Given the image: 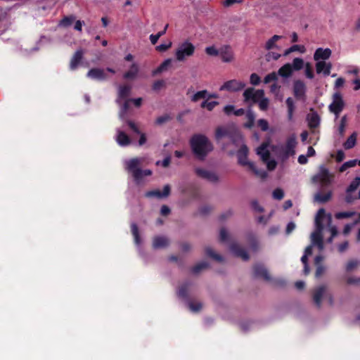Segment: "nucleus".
<instances>
[{"label":"nucleus","mask_w":360,"mask_h":360,"mask_svg":"<svg viewBox=\"0 0 360 360\" xmlns=\"http://www.w3.org/2000/svg\"><path fill=\"white\" fill-rule=\"evenodd\" d=\"M192 153L196 158L204 160L213 150V146L208 138L200 134L193 135L189 141Z\"/></svg>","instance_id":"1"},{"label":"nucleus","mask_w":360,"mask_h":360,"mask_svg":"<svg viewBox=\"0 0 360 360\" xmlns=\"http://www.w3.org/2000/svg\"><path fill=\"white\" fill-rule=\"evenodd\" d=\"M248 154V148L246 145H243L239 148L238 151V162L242 165H248L249 167L258 176H260L262 178H265L267 176V174L265 171H259L257 169L254 163L248 162L247 160Z\"/></svg>","instance_id":"2"},{"label":"nucleus","mask_w":360,"mask_h":360,"mask_svg":"<svg viewBox=\"0 0 360 360\" xmlns=\"http://www.w3.org/2000/svg\"><path fill=\"white\" fill-rule=\"evenodd\" d=\"M195 46L188 40L179 44L175 52V57L178 61H184L186 57L192 56L195 53Z\"/></svg>","instance_id":"3"},{"label":"nucleus","mask_w":360,"mask_h":360,"mask_svg":"<svg viewBox=\"0 0 360 360\" xmlns=\"http://www.w3.org/2000/svg\"><path fill=\"white\" fill-rule=\"evenodd\" d=\"M333 177V174L330 173L325 165H320L319 172L312 176L311 181L314 184L319 182L322 186H328L332 183Z\"/></svg>","instance_id":"4"},{"label":"nucleus","mask_w":360,"mask_h":360,"mask_svg":"<svg viewBox=\"0 0 360 360\" xmlns=\"http://www.w3.org/2000/svg\"><path fill=\"white\" fill-rule=\"evenodd\" d=\"M127 169L133 175L134 180L139 182L141 180L142 169L139 168L141 162L138 158H132L127 162Z\"/></svg>","instance_id":"5"},{"label":"nucleus","mask_w":360,"mask_h":360,"mask_svg":"<svg viewBox=\"0 0 360 360\" xmlns=\"http://www.w3.org/2000/svg\"><path fill=\"white\" fill-rule=\"evenodd\" d=\"M345 107V102L340 92H335L333 95V101L329 105L330 112L334 113L337 117L342 111Z\"/></svg>","instance_id":"6"},{"label":"nucleus","mask_w":360,"mask_h":360,"mask_svg":"<svg viewBox=\"0 0 360 360\" xmlns=\"http://www.w3.org/2000/svg\"><path fill=\"white\" fill-rule=\"evenodd\" d=\"M292 91L293 95L297 100L305 101L307 98V86L302 80L297 79L294 81Z\"/></svg>","instance_id":"7"},{"label":"nucleus","mask_w":360,"mask_h":360,"mask_svg":"<svg viewBox=\"0 0 360 360\" xmlns=\"http://www.w3.org/2000/svg\"><path fill=\"white\" fill-rule=\"evenodd\" d=\"M245 86V84L236 79H231L224 82L219 88V91H227L235 92L242 90Z\"/></svg>","instance_id":"8"},{"label":"nucleus","mask_w":360,"mask_h":360,"mask_svg":"<svg viewBox=\"0 0 360 360\" xmlns=\"http://www.w3.org/2000/svg\"><path fill=\"white\" fill-rule=\"evenodd\" d=\"M195 173L198 177L205 179L211 183H217L219 179L218 175L215 172L203 168H195Z\"/></svg>","instance_id":"9"},{"label":"nucleus","mask_w":360,"mask_h":360,"mask_svg":"<svg viewBox=\"0 0 360 360\" xmlns=\"http://www.w3.org/2000/svg\"><path fill=\"white\" fill-rule=\"evenodd\" d=\"M264 92L262 89L255 91L253 88H248L243 92V96L245 101L250 100L252 101L253 103L259 102L262 98H264Z\"/></svg>","instance_id":"10"},{"label":"nucleus","mask_w":360,"mask_h":360,"mask_svg":"<svg viewBox=\"0 0 360 360\" xmlns=\"http://www.w3.org/2000/svg\"><path fill=\"white\" fill-rule=\"evenodd\" d=\"M253 276L255 278H262L266 281H271V278L268 270L262 264H256L253 266Z\"/></svg>","instance_id":"11"},{"label":"nucleus","mask_w":360,"mask_h":360,"mask_svg":"<svg viewBox=\"0 0 360 360\" xmlns=\"http://www.w3.org/2000/svg\"><path fill=\"white\" fill-rule=\"evenodd\" d=\"M297 145L296 137L293 134L288 138L285 145L283 148V154L288 157L290 155H293L295 153V148Z\"/></svg>","instance_id":"12"},{"label":"nucleus","mask_w":360,"mask_h":360,"mask_svg":"<svg viewBox=\"0 0 360 360\" xmlns=\"http://www.w3.org/2000/svg\"><path fill=\"white\" fill-rule=\"evenodd\" d=\"M230 250L236 257H240L244 261H248L250 257L247 251L236 243L231 244Z\"/></svg>","instance_id":"13"},{"label":"nucleus","mask_w":360,"mask_h":360,"mask_svg":"<svg viewBox=\"0 0 360 360\" xmlns=\"http://www.w3.org/2000/svg\"><path fill=\"white\" fill-rule=\"evenodd\" d=\"M171 191V187L169 184H166L162 192L159 190H153L148 191L146 193V196L148 198L156 197L158 198H163L169 195Z\"/></svg>","instance_id":"14"},{"label":"nucleus","mask_w":360,"mask_h":360,"mask_svg":"<svg viewBox=\"0 0 360 360\" xmlns=\"http://www.w3.org/2000/svg\"><path fill=\"white\" fill-rule=\"evenodd\" d=\"M84 53V51L81 49L75 51L70 62V69L71 70H75L78 68L83 59Z\"/></svg>","instance_id":"15"},{"label":"nucleus","mask_w":360,"mask_h":360,"mask_svg":"<svg viewBox=\"0 0 360 360\" xmlns=\"http://www.w3.org/2000/svg\"><path fill=\"white\" fill-rule=\"evenodd\" d=\"M331 53L332 51L328 48H318L314 53V59L317 62L320 61V60H323L322 61H324L330 57Z\"/></svg>","instance_id":"16"},{"label":"nucleus","mask_w":360,"mask_h":360,"mask_svg":"<svg viewBox=\"0 0 360 360\" xmlns=\"http://www.w3.org/2000/svg\"><path fill=\"white\" fill-rule=\"evenodd\" d=\"M283 38V36L274 34L264 44V49L271 51L273 49L281 50V47L277 44V42Z\"/></svg>","instance_id":"17"},{"label":"nucleus","mask_w":360,"mask_h":360,"mask_svg":"<svg viewBox=\"0 0 360 360\" xmlns=\"http://www.w3.org/2000/svg\"><path fill=\"white\" fill-rule=\"evenodd\" d=\"M332 69L331 63L325 61H318L316 63V71L317 74L323 73L324 76H328Z\"/></svg>","instance_id":"18"},{"label":"nucleus","mask_w":360,"mask_h":360,"mask_svg":"<svg viewBox=\"0 0 360 360\" xmlns=\"http://www.w3.org/2000/svg\"><path fill=\"white\" fill-rule=\"evenodd\" d=\"M87 76L91 79L103 81L107 79L104 70L101 68H91L89 70Z\"/></svg>","instance_id":"19"},{"label":"nucleus","mask_w":360,"mask_h":360,"mask_svg":"<svg viewBox=\"0 0 360 360\" xmlns=\"http://www.w3.org/2000/svg\"><path fill=\"white\" fill-rule=\"evenodd\" d=\"M323 230H315L314 232L311 233V241L313 245H316L320 250L323 249V240L322 236Z\"/></svg>","instance_id":"20"},{"label":"nucleus","mask_w":360,"mask_h":360,"mask_svg":"<svg viewBox=\"0 0 360 360\" xmlns=\"http://www.w3.org/2000/svg\"><path fill=\"white\" fill-rule=\"evenodd\" d=\"M326 290V287L325 285H320L314 290L313 300L318 308H320L321 306V300Z\"/></svg>","instance_id":"21"},{"label":"nucleus","mask_w":360,"mask_h":360,"mask_svg":"<svg viewBox=\"0 0 360 360\" xmlns=\"http://www.w3.org/2000/svg\"><path fill=\"white\" fill-rule=\"evenodd\" d=\"M267 143H263L257 149V153L261 157L263 162H267L270 159V152L267 149Z\"/></svg>","instance_id":"22"},{"label":"nucleus","mask_w":360,"mask_h":360,"mask_svg":"<svg viewBox=\"0 0 360 360\" xmlns=\"http://www.w3.org/2000/svg\"><path fill=\"white\" fill-rule=\"evenodd\" d=\"M169 244V239L165 236H155L153 240V248L154 249L163 248Z\"/></svg>","instance_id":"23"},{"label":"nucleus","mask_w":360,"mask_h":360,"mask_svg":"<svg viewBox=\"0 0 360 360\" xmlns=\"http://www.w3.org/2000/svg\"><path fill=\"white\" fill-rule=\"evenodd\" d=\"M326 216V210L323 208H321L316 213L315 217V226L316 229L323 230L324 225L323 224V220Z\"/></svg>","instance_id":"24"},{"label":"nucleus","mask_w":360,"mask_h":360,"mask_svg":"<svg viewBox=\"0 0 360 360\" xmlns=\"http://www.w3.org/2000/svg\"><path fill=\"white\" fill-rule=\"evenodd\" d=\"M332 198V191H329L326 193H322L321 192H317L314 197V201L323 204L328 202Z\"/></svg>","instance_id":"25"},{"label":"nucleus","mask_w":360,"mask_h":360,"mask_svg":"<svg viewBox=\"0 0 360 360\" xmlns=\"http://www.w3.org/2000/svg\"><path fill=\"white\" fill-rule=\"evenodd\" d=\"M308 126L310 129H316L320 124V117L316 112L307 116Z\"/></svg>","instance_id":"26"},{"label":"nucleus","mask_w":360,"mask_h":360,"mask_svg":"<svg viewBox=\"0 0 360 360\" xmlns=\"http://www.w3.org/2000/svg\"><path fill=\"white\" fill-rule=\"evenodd\" d=\"M221 58L223 62H231L233 58V53L229 46H225L221 51Z\"/></svg>","instance_id":"27"},{"label":"nucleus","mask_w":360,"mask_h":360,"mask_svg":"<svg viewBox=\"0 0 360 360\" xmlns=\"http://www.w3.org/2000/svg\"><path fill=\"white\" fill-rule=\"evenodd\" d=\"M292 72L291 64L286 63L279 68L278 74L283 77L288 78L292 75Z\"/></svg>","instance_id":"28"},{"label":"nucleus","mask_w":360,"mask_h":360,"mask_svg":"<svg viewBox=\"0 0 360 360\" xmlns=\"http://www.w3.org/2000/svg\"><path fill=\"white\" fill-rule=\"evenodd\" d=\"M117 141L122 146H127L131 143V139L124 131H120L117 136Z\"/></svg>","instance_id":"29"},{"label":"nucleus","mask_w":360,"mask_h":360,"mask_svg":"<svg viewBox=\"0 0 360 360\" xmlns=\"http://www.w3.org/2000/svg\"><path fill=\"white\" fill-rule=\"evenodd\" d=\"M138 72V65L136 63H133L130 67V70L123 75V77L126 79H133L136 77Z\"/></svg>","instance_id":"30"},{"label":"nucleus","mask_w":360,"mask_h":360,"mask_svg":"<svg viewBox=\"0 0 360 360\" xmlns=\"http://www.w3.org/2000/svg\"><path fill=\"white\" fill-rule=\"evenodd\" d=\"M357 133L353 132L344 143L343 146L345 149L349 150L354 147L356 143Z\"/></svg>","instance_id":"31"},{"label":"nucleus","mask_w":360,"mask_h":360,"mask_svg":"<svg viewBox=\"0 0 360 360\" xmlns=\"http://www.w3.org/2000/svg\"><path fill=\"white\" fill-rule=\"evenodd\" d=\"M295 51H299L304 53L306 51L305 46L304 45L295 44L291 46L290 48L285 49L283 53V56H287L291 53Z\"/></svg>","instance_id":"32"},{"label":"nucleus","mask_w":360,"mask_h":360,"mask_svg":"<svg viewBox=\"0 0 360 360\" xmlns=\"http://www.w3.org/2000/svg\"><path fill=\"white\" fill-rule=\"evenodd\" d=\"M172 59L168 58L165 60L155 70L153 71V75H156L165 71L171 65Z\"/></svg>","instance_id":"33"},{"label":"nucleus","mask_w":360,"mask_h":360,"mask_svg":"<svg viewBox=\"0 0 360 360\" xmlns=\"http://www.w3.org/2000/svg\"><path fill=\"white\" fill-rule=\"evenodd\" d=\"M181 191L183 194L188 195L192 198L197 196V191L193 184L181 187Z\"/></svg>","instance_id":"34"},{"label":"nucleus","mask_w":360,"mask_h":360,"mask_svg":"<svg viewBox=\"0 0 360 360\" xmlns=\"http://www.w3.org/2000/svg\"><path fill=\"white\" fill-rule=\"evenodd\" d=\"M76 17L73 15L64 16L59 22V26L63 27H70L75 20Z\"/></svg>","instance_id":"35"},{"label":"nucleus","mask_w":360,"mask_h":360,"mask_svg":"<svg viewBox=\"0 0 360 360\" xmlns=\"http://www.w3.org/2000/svg\"><path fill=\"white\" fill-rule=\"evenodd\" d=\"M188 287L189 283H184L181 285L178 290L177 295L179 297L187 300L188 298Z\"/></svg>","instance_id":"36"},{"label":"nucleus","mask_w":360,"mask_h":360,"mask_svg":"<svg viewBox=\"0 0 360 360\" xmlns=\"http://www.w3.org/2000/svg\"><path fill=\"white\" fill-rule=\"evenodd\" d=\"M247 122L244 124V127L251 129L255 124V116L252 111L248 110L246 113Z\"/></svg>","instance_id":"37"},{"label":"nucleus","mask_w":360,"mask_h":360,"mask_svg":"<svg viewBox=\"0 0 360 360\" xmlns=\"http://www.w3.org/2000/svg\"><path fill=\"white\" fill-rule=\"evenodd\" d=\"M131 231L134 236V242L136 245H140L141 240L139 235V227L135 223L131 224Z\"/></svg>","instance_id":"38"},{"label":"nucleus","mask_w":360,"mask_h":360,"mask_svg":"<svg viewBox=\"0 0 360 360\" xmlns=\"http://www.w3.org/2000/svg\"><path fill=\"white\" fill-rule=\"evenodd\" d=\"M205 252L208 257L214 259L217 262H222L224 260L223 257L219 254L215 253L210 247L205 248Z\"/></svg>","instance_id":"39"},{"label":"nucleus","mask_w":360,"mask_h":360,"mask_svg":"<svg viewBox=\"0 0 360 360\" xmlns=\"http://www.w3.org/2000/svg\"><path fill=\"white\" fill-rule=\"evenodd\" d=\"M359 186H360V177L356 176L352 181V182L350 183L349 186L347 188L346 193H349L354 192V191H356L358 188V187Z\"/></svg>","instance_id":"40"},{"label":"nucleus","mask_w":360,"mask_h":360,"mask_svg":"<svg viewBox=\"0 0 360 360\" xmlns=\"http://www.w3.org/2000/svg\"><path fill=\"white\" fill-rule=\"evenodd\" d=\"M131 91V87L128 85H122L119 88V97L120 98H126L129 96Z\"/></svg>","instance_id":"41"},{"label":"nucleus","mask_w":360,"mask_h":360,"mask_svg":"<svg viewBox=\"0 0 360 360\" xmlns=\"http://www.w3.org/2000/svg\"><path fill=\"white\" fill-rule=\"evenodd\" d=\"M290 64L293 71H299L304 67V60L301 58H295Z\"/></svg>","instance_id":"42"},{"label":"nucleus","mask_w":360,"mask_h":360,"mask_svg":"<svg viewBox=\"0 0 360 360\" xmlns=\"http://www.w3.org/2000/svg\"><path fill=\"white\" fill-rule=\"evenodd\" d=\"M209 264L207 262H201L198 263L192 268V273L194 274H199L202 270L208 268Z\"/></svg>","instance_id":"43"},{"label":"nucleus","mask_w":360,"mask_h":360,"mask_svg":"<svg viewBox=\"0 0 360 360\" xmlns=\"http://www.w3.org/2000/svg\"><path fill=\"white\" fill-rule=\"evenodd\" d=\"M360 264V262L357 259H350L345 265V270L347 272H351Z\"/></svg>","instance_id":"44"},{"label":"nucleus","mask_w":360,"mask_h":360,"mask_svg":"<svg viewBox=\"0 0 360 360\" xmlns=\"http://www.w3.org/2000/svg\"><path fill=\"white\" fill-rule=\"evenodd\" d=\"M288 107V117L290 120L292 117L293 112L295 110L294 101L292 98L289 97L285 101Z\"/></svg>","instance_id":"45"},{"label":"nucleus","mask_w":360,"mask_h":360,"mask_svg":"<svg viewBox=\"0 0 360 360\" xmlns=\"http://www.w3.org/2000/svg\"><path fill=\"white\" fill-rule=\"evenodd\" d=\"M208 91L207 90H202L196 92L193 95L191 100L192 102H198L199 100L207 98Z\"/></svg>","instance_id":"46"},{"label":"nucleus","mask_w":360,"mask_h":360,"mask_svg":"<svg viewBox=\"0 0 360 360\" xmlns=\"http://www.w3.org/2000/svg\"><path fill=\"white\" fill-rule=\"evenodd\" d=\"M229 135V131L223 127H219L215 131V139L219 141L224 136Z\"/></svg>","instance_id":"47"},{"label":"nucleus","mask_w":360,"mask_h":360,"mask_svg":"<svg viewBox=\"0 0 360 360\" xmlns=\"http://www.w3.org/2000/svg\"><path fill=\"white\" fill-rule=\"evenodd\" d=\"M248 240L252 250L257 251L258 250V242L255 236L253 233H249L248 235Z\"/></svg>","instance_id":"48"},{"label":"nucleus","mask_w":360,"mask_h":360,"mask_svg":"<svg viewBox=\"0 0 360 360\" xmlns=\"http://www.w3.org/2000/svg\"><path fill=\"white\" fill-rule=\"evenodd\" d=\"M218 105V101H208L206 100L201 103L200 107L202 108H206L209 111H212Z\"/></svg>","instance_id":"49"},{"label":"nucleus","mask_w":360,"mask_h":360,"mask_svg":"<svg viewBox=\"0 0 360 360\" xmlns=\"http://www.w3.org/2000/svg\"><path fill=\"white\" fill-rule=\"evenodd\" d=\"M171 120H172V117L168 114H165V115H163L162 116L157 117L155 123L157 125H162V124L170 121Z\"/></svg>","instance_id":"50"},{"label":"nucleus","mask_w":360,"mask_h":360,"mask_svg":"<svg viewBox=\"0 0 360 360\" xmlns=\"http://www.w3.org/2000/svg\"><path fill=\"white\" fill-rule=\"evenodd\" d=\"M355 214V212H340L335 214L337 219H342L345 218L352 217Z\"/></svg>","instance_id":"51"},{"label":"nucleus","mask_w":360,"mask_h":360,"mask_svg":"<svg viewBox=\"0 0 360 360\" xmlns=\"http://www.w3.org/2000/svg\"><path fill=\"white\" fill-rule=\"evenodd\" d=\"M188 307L193 312H198L201 310L202 304L201 302H188Z\"/></svg>","instance_id":"52"},{"label":"nucleus","mask_w":360,"mask_h":360,"mask_svg":"<svg viewBox=\"0 0 360 360\" xmlns=\"http://www.w3.org/2000/svg\"><path fill=\"white\" fill-rule=\"evenodd\" d=\"M278 79V76L275 72L266 75L264 79V84H269L271 82H276Z\"/></svg>","instance_id":"53"},{"label":"nucleus","mask_w":360,"mask_h":360,"mask_svg":"<svg viewBox=\"0 0 360 360\" xmlns=\"http://www.w3.org/2000/svg\"><path fill=\"white\" fill-rule=\"evenodd\" d=\"M347 123V117L346 115H344L340 120V123L338 127L339 134L340 136H343L345 131V127Z\"/></svg>","instance_id":"54"},{"label":"nucleus","mask_w":360,"mask_h":360,"mask_svg":"<svg viewBox=\"0 0 360 360\" xmlns=\"http://www.w3.org/2000/svg\"><path fill=\"white\" fill-rule=\"evenodd\" d=\"M205 53L211 56H217L219 55V51L215 48L214 46H210L205 48Z\"/></svg>","instance_id":"55"},{"label":"nucleus","mask_w":360,"mask_h":360,"mask_svg":"<svg viewBox=\"0 0 360 360\" xmlns=\"http://www.w3.org/2000/svg\"><path fill=\"white\" fill-rule=\"evenodd\" d=\"M281 57V54L276 53V52H273V51H269L266 55V58L267 61H270L271 60H278Z\"/></svg>","instance_id":"56"},{"label":"nucleus","mask_w":360,"mask_h":360,"mask_svg":"<svg viewBox=\"0 0 360 360\" xmlns=\"http://www.w3.org/2000/svg\"><path fill=\"white\" fill-rule=\"evenodd\" d=\"M305 75L309 79H313L314 77V74L313 72L312 67L310 63H307L305 65Z\"/></svg>","instance_id":"57"},{"label":"nucleus","mask_w":360,"mask_h":360,"mask_svg":"<svg viewBox=\"0 0 360 360\" xmlns=\"http://www.w3.org/2000/svg\"><path fill=\"white\" fill-rule=\"evenodd\" d=\"M257 126L263 131H266L269 129V123L264 119H259L257 121Z\"/></svg>","instance_id":"58"},{"label":"nucleus","mask_w":360,"mask_h":360,"mask_svg":"<svg viewBox=\"0 0 360 360\" xmlns=\"http://www.w3.org/2000/svg\"><path fill=\"white\" fill-rule=\"evenodd\" d=\"M261 82L260 77L257 73H252L250 77V82L252 85H258Z\"/></svg>","instance_id":"59"},{"label":"nucleus","mask_w":360,"mask_h":360,"mask_svg":"<svg viewBox=\"0 0 360 360\" xmlns=\"http://www.w3.org/2000/svg\"><path fill=\"white\" fill-rule=\"evenodd\" d=\"M273 198L274 199H276V200H281L284 197V192L282 189L281 188H276L274 191H273Z\"/></svg>","instance_id":"60"},{"label":"nucleus","mask_w":360,"mask_h":360,"mask_svg":"<svg viewBox=\"0 0 360 360\" xmlns=\"http://www.w3.org/2000/svg\"><path fill=\"white\" fill-rule=\"evenodd\" d=\"M212 210V207L210 205H203L198 210L200 215L205 216L208 214Z\"/></svg>","instance_id":"61"},{"label":"nucleus","mask_w":360,"mask_h":360,"mask_svg":"<svg viewBox=\"0 0 360 360\" xmlns=\"http://www.w3.org/2000/svg\"><path fill=\"white\" fill-rule=\"evenodd\" d=\"M269 105V100L266 98H262L259 101V107L261 110L265 111L267 110Z\"/></svg>","instance_id":"62"},{"label":"nucleus","mask_w":360,"mask_h":360,"mask_svg":"<svg viewBox=\"0 0 360 360\" xmlns=\"http://www.w3.org/2000/svg\"><path fill=\"white\" fill-rule=\"evenodd\" d=\"M165 81L162 79L157 80L155 81L153 84V90L154 91H159L161 88H162L165 86Z\"/></svg>","instance_id":"63"},{"label":"nucleus","mask_w":360,"mask_h":360,"mask_svg":"<svg viewBox=\"0 0 360 360\" xmlns=\"http://www.w3.org/2000/svg\"><path fill=\"white\" fill-rule=\"evenodd\" d=\"M251 206H252V208L257 212H264V208L259 205V202L256 200H254L251 202Z\"/></svg>","instance_id":"64"}]
</instances>
